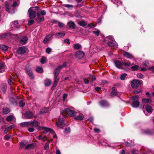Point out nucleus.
Masks as SVG:
<instances>
[{"mask_svg": "<svg viewBox=\"0 0 154 154\" xmlns=\"http://www.w3.org/2000/svg\"><path fill=\"white\" fill-rule=\"evenodd\" d=\"M37 17L35 19V20L38 23H39L44 20V17L40 14L39 12L36 13Z\"/></svg>", "mask_w": 154, "mask_h": 154, "instance_id": "6", "label": "nucleus"}, {"mask_svg": "<svg viewBox=\"0 0 154 154\" xmlns=\"http://www.w3.org/2000/svg\"><path fill=\"white\" fill-rule=\"evenodd\" d=\"M70 131V129L69 127H68L66 128L65 130V131L67 133H69Z\"/></svg>", "mask_w": 154, "mask_h": 154, "instance_id": "52", "label": "nucleus"}, {"mask_svg": "<svg viewBox=\"0 0 154 154\" xmlns=\"http://www.w3.org/2000/svg\"><path fill=\"white\" fill-rule=\"evenodd\" d=\"M53 35L52 34H49L47 35L44 39L43 42L44 43H46L49 40L50 38Z\"/></svg>", "mask_w": 154, "mask_h": 154, "instance_id": "16", "label": "nucleus"}, {"mask_svg": "<svg viewBox=\"0 0 154 154\" xmlns=\"http://www.w3.org/2000/svg\"><path fill=\"white\" fill-rule=\"evenodd\" d=\"M99 104L100 106L103 107H107L109 106V103L105 100H101L99 102Z\"/></svg>", "mask_w": 154, "mask_h": 154, "instance_id": "9", "label": "nucleus"}, {"mask_svg": "<svg viewBox=\"0 0 154 154\" xmlns=\"http://www.w3.org/2000/svg\"><path fill=\"white\" fill-rule=\"evenodd\" d=\"M40 14L41 15L43 16L46 15V12L45 11L43 10L41 11Z\"/></svg>", "mask_w": 154, "mask_h": 154, "instance_id": "55", "label": "nucleus"}, {"mask_svg": "<svg viewBox=\"0 0 154 154\" xmlns=\"http://www.w3.org/2000/svg\"><path fill=\"white\" fill-rule=\"evenodd\" d=\"M84 117V116L82 115H80L79 116H77L75 117V119L76 120H83Z\"/></svg>", "mask_w": 154, "mask_h": 154, "instance_id": "29", "label": "nucleus"}, {"mask_svg": "<svg viewBox=\"0 0 154 154\" xmlns=\"http://www.w3.org/2000/svg\"><path fill=\"white\" fill-rule=\"evenodd\" d=\"M123 55L125 57L131 59L133 57L132 54L128 52L125 51L124 52Z\"/></svg>", "mask_w": 154, "mask_h": 154, "instance_id": "22", "label": "nucleus"}, {"mask_svg": "<svg viewBox=\"0 0 154 154\" xmlns=\"http://www.w3.org/2000/svg\"><path fill=\"white\" fill-rule=\"evenodd\" d=\"M123 64L125 66H128L131 65V63L129 62H128L127 63H124Z\"/></svg>", "mask_w": 154, "mask_h": 154, "instance_id": "60", "label": "nucleus"}, {"mask_svg": "<svg viewBox=\"0 0 154 154\" xmlns=\"http://www.w3.org/2000/svg\"><path fill=\"white\" fill-rule=\"evenodd\" d=\"M19 104L20 107H23L25 105V103L23 100H20L19 102Z\"/></svg>", "mask_w": 154, "mask_h": 154, "instance_id": "44", "label": "nucleus"}, {"mask_svg": "<svg viewBox=\"0 0 154 154\" xmlns=\"http://www.w3.org/2000/svg\"><path fill=\"white\" fill-rule=\"evenodd\" d=\"M48 110L47 108H43L42 111L40 112V114H42L43 113H46L48 112Z\"/></svg>", "mask_w": 154, "mask_h": 154, "instance_id": "37", "label": "nucleus"}, {"mask_svg": "<svg viewBox=\"0 0 154 154\" xmlns=\"http://www.w3.org/2000/svg\"><path fill=\"white\" fill-rule=\"evenodd\" d=\"M18 21H15L12 23V26L17 27L18 26Z\"/></svg>", "mask_w": 154, "mask_h": 154, "instance_id": "36", "label": "nucleus"}, {"mask_svg": "<svg viewBox=\"0 0 154 154\" xmlns=\"http://www.w3.org/2000/svg\"><path fill=\"white\" fill-rule=\"evenodd\" d=\"M73 48L75 50L81 49L82 48V45L79 43L75 44L73 46Z\"/></svg>", "mask_w": 154, "mask_h": 154, "instance_id": "20", "label": "nucleus"}, {"mask_svg": "<svg viewBox=\"0 0 154 154\" xmlns=\"http://www.w3.org/2000/svg\"><path fill=\"white\" fill-rule=\"evenodd\" d=\"M35 122V120L33 121L32 122H28L29 126H34V123Z\"/></svg>", "mask_w": 154, "mask_h": 154, "instance_id": "56", "label": "nucleus"}, {"mask_svg": "<svg viewBox=\"0 0 154 154\" xmlns=\"http://www.w3.org/2000/svg\"><path fill=\"white\" fill-rule=\"evenodd\" d=\"M0 48L2 50L6 51L8 49V47L4 45H2L0 46Z\"/></svg>", "mask_w": 154, "mask_h": 154, "instance_id": "32", "label": "nucleus"}, {"mask_svg": "<svg viewBox=\"0 0 154 154\" xmlns=\"http://www.w3.org/2000/svg\"><path fill=\"white\" fill-rule=\"evenodd\" d=\"M142 101L143 103H148L149 102H151V100L148 98H143Z\"/></svg>", "mask_w": 154, "mask_h": 154, "instance_id": "38", "label": "nucleus"}, {"mask_svg": "<svg viewBox=\"0 0 154 154\" xmlns=\"http://www.w3.org/2000/svg\"><path fill=\"white\" fill-rule=\"evenodd\" d=\"M28 40V38L26 36H23L21 38L20 42L22 44H25Z\"/></svg>", "mask_w": 154, "mask_h": 154, "instance_id": "17", "label": "nucleus"}, {"mask_svg": "<svg viewBox=\"0 0 154 154\" xmlns=\"http://www.w3.org/2000/svg\"><path fill=\"white\" fill-rule=\"evenodd\" d=\"M66 8H67L69 10H71L73 8L74 6L72 5L69 4H64L63 5Z\"/></svg>", "mask_w": 154, "mask_h": 154, "instance_id": "31", "label": "nucleus"}, {"mask_svg": "<svg viewBox=\"0 0 154 154\" xmlns=\"http://www.w3.org/2000/svg\"><path fill=\"white\" fill-rule=\"evenodd\" d=\"M65 34L64 32H59L55 34V37L56 38H61L65 36Z\"/></svg>", "mask_w": 154, "mask_h": 154, "instance_id": "21", "label": "nucleus"}, {"mask_svg": "<svg viewBox=\"0 0 154 154\" xmlns=\"http://www.w3.org/2000/svg\"><path fill=\"white\" fill-rule=\"evenodd\" d=\"M10 135L8 134H7L4 137V139L5 140H8L10 138Z\"/></svg>", "mask_w": 154, "mask_h": 154, "instance_id": "59", "label": "nucleus"}, {"mask_svg": "<svg viewBox=\"0 0 154 154\" xmlns=\"http://www.w3.org/2000/svg\"><path fill=\"white\" fill-rule=\"evenodd\" d=\"M114 63L116 66L119 68H122V64L119 60H116L114 62Z\"/></svg>", "mask_w": 154, "mask_h": 154, "instance_id": "14", "label": "nucleus"}, {"mask_svg": "<svg viewBox=\"0 0 154 154\" xmlns=\"http://www.w3.org/2000/svg\"><path fill=\"white\" fill-rule=\"evenodd\" d=\"M58 25L59 27L60 28L63 27L65 26V24L60 22H58Z\"/></svg>", "mask_w": 154, "mask_h": 154, "instance_id": "49", "label": "nucleus"}, {"mask_svg": "<svg viewBox=\"0 0 154 154\" xmlns=\"http://www.w3.org/2000/svg\"><path fill=\"white\" fill-rule=\"evenodd\" d=\"M3 64L0 63V73H2L5 71V69L3 68Z\"/></svg>", "mask_w": 154, "mask_h": 154, "instance_id": "41", "label": "nucleus"}, {"mask_svg": "<svg viewBox=\"0 0 154 154\" xmlns=\"http://www.w3.org/2000/svg\"><path fill=\"white\" fill-rule=\"evenodd\" d=\"M64 42L67 43L68 44H70L69 40V39L66 38L64 41Z\"/></svg>", "mask_w": 154, "mask_h": 154, "instance_id": "64", "label": "nucleus"}, {"mask_svg": "<svg viewBox=\"0 0 154 154\" xmlns=\"http://www.w3.org/2000/svg\"><path fill=\"white\" fill-rule=\"evenodd\" d=\"M39 130H43V133L45 134L47 133L48 132H53L54 131L51 129L47 128L45 127L39 126L38 128Z\"/></svg>", "mask_w": 154, "mask_h": 154, "instance_id": "8", "label": "nucleus"}, {"mask_svg": "<svg viewBox=\"0 0 154 154\" xmlns=\"http://www.w3.org/2000/svg\"><path fill=\"white\" fill-rule=\"evenodd\" d=\"M35 70L37 72L40 73H42L43 72V69L42 67H37L36 68Z\"/></svg>", "mask_w": 154, "mask_h": 154, "instance_id": "39", "label": "nucleus"}, {"mask_svg": "<svg viewBox=\"0 0 154 154\" xmlns=\"http://www.w3.org/2000/svg\"><path fill=\"white\" fill-rule=\"evenodd\" d=\"M34 21L32 19L30 20H29L28 22V24L29 25H32L34 23Z\"/></svg>", "mask_w": 154, "mask_h": 154, "instance_id": "54", "label": "nucleus"}, {"mask_svg": "<svg viewBox=\"0 0 154 154\" xmlns=\"http://www.w3.org/2000/svg\"><path fill=\"white\" fill-rule=\"evenodd\" d=\"M78 24L80 26L83 27H84L87 25V23L84 20L79 21Z\"/></svg>", "mask_w": 154, "mask_h": 154, "instance_id": "30", "label": "nucleus"}, {"mask_svg": "<svg viewBox=\"0 0 154 154\" xmlns=\"http://www.w3.org/2000/svg\"><path fill=\"white\" fill-rule=\"evenodd\" d=\"M10 101L13 104L15 105H17V102L14 98H11L10 99Z\"/></svg>", "mask_w": 154, "mask_h": 154, "instance_id": "33", "label": "nucleus"}, {"mask_svg": "<svg viewBox=\"0 0 154 154\" xmlns=\"http://www.w3.org/2000/svg\"><path fill=\"white\" fill-rule=\"evenodd\" d=\"M33 116V113L30 111H27L25 115V118L26 119H30L32 118Z\"/></svg>", "mask_w": 154, "mask_h": 154, "instance_id": "10", "label": "nucleus"}, {"mask_svg": "<svg viewBox=\"0 0 154 154\" xmlns=\"http://www.w3.org/2000/svg\"><path fill=\"white\" fill-rule=\"evenodd\" d=\"M20 126L22 127H26L29 126L28 122H22L20 124Z\"/></svg>", "mask_w": 154, "mask_h": 154, "instance_id": "28", "label": "nucleus"}, {"mask_svg": "<svg viewBox=\"0 0 154 154\" xmlns=\"http://www.w3.org/2000/svg\"><path fill=\"white\" fill-rule=\"evenodd\" d=\"M138 97L136 95L132 97L133 102L132 104V107L134 108L137 107L139 105V102L138 101Z\"/></svg>", "mask_w": 154, "mask_h": 154, "instance_id": "4", "label": "nucleus"}, {"mask_svg": "<svg viewBox=\"0 0 154 154\" xmlns=\"http://www.w3.org/2000/svg\"><path fill=\"white\" fill-rule=\"evenodd\" d=\"M59 78L58 77H54V82L52 88L53 89H54L56 86L57 83L59 81Z\"/></svg>", "mask_w": 154, "mask_h": 154, "instance_id": "15", "label": "nucleus"}, {"mask_svg": "<svg viewBox=\"0 0 154 154\" xmlns=\"http://www.w3.org/2000/svg\"><path fill=\"white\" fill-rule=\"evenodd\" d=\"M132 154H138V151L134 149H133L132 151Z\"/></svg>", "mask_w": 154, "mask_h": 154, "instance_id": "63", "label": "nucleus"}, {"mask_svg": "<svg viewBox=\"0 0 154 154\" xmlns=\"http://www.w3.org/2000/svg\"><path fill=\"white\" fill-rule=\"evenodd\" d=\"M40 124V123L39 122L37 121H36L35 120V122L34 123V127H38L39 126V125Z\"/></svg>", "mask_w": 154, "mask_h": 154, "instance_id": "53", "label": "nucleus"}, {"mask_svg": "<svg viewBox=\"0 0 154 154\" xmlns=\"http://www.w3.org/2000/svg\"><path fill=\"white\" fill-rule=\"evenodd\" d=\"M11 35V32H8L5 33L0 34V38L3 39L7 37L10 36Z\"/></svg>", "mask_w": 154, "mask_h": 154, "instance_id": "13", "label": "nucleus"}, {"mask_svg": "<svg viewBox=\"0 0 154 154\" xmlns=\"http://www.w3.org/2000/svg\"><path fill=\"white\" fill-rule=\"evenodd\" d=\"M34 7L30 8L28 10V13L29 14V17L31 19H33L35 18L36 14V13Z\"/></svg>", "mask_w": 154, "mask_h": 154, "instance_id": "3", "label": "nucleus"}, {"mask_svg": "<svg viewBox=\"0 0 154 154\" xmlns=\"http://www.w3.org/2000/svg\"><path fill=\"white\" fill-rule=\"evenodd\" d=\"M32 146V144H29L25 146V149H29V148H31Z\"/></svg>", "mask_w": 154, "mask_h": 154, "instance_id": "57", "label": "nucleus"}, {"mask_svg": "<svg viewBox=\"0 0 154 154\" xmlns=\"http://www.w3.org/2000/svg\"><path fill=\"white\" fill-rule=\"evenodd\" d=\"M49 146V142H47L45 144L44 146V149L45 150H47Z\"/></svg>", "mask_w": 154, "mask_h": 154, "instance_id": "51", "label": "nucleus"}, {"mask_svg": "<svg viewBox=\"0 0 154 154\" xmlns=\"http://www.w3.org/2000/svg\"><path fill=\"white\" fill-rule=\"evenodd\" d=\"M26 70L28 74L32 78H33L34 77L33 74L32 73V72L31 70V69H28L26 67Z\"/></svg>", "mask_w": 154, "mask_h": 154, "instance_id": "18", "label": "nucleus"}, {"mask_svg": "<svg viewBox=\"0 0 154 154\" xmlns=\"http://www.w3.org/2000/svg\"><path fill=\"white\" fill-rule=\"evenodd\" d=\"M26 49L24 47H19L17 49V53L19 54H22L26 52Z\"/></svg>", "mask_w": 154, "mask_h": 154, "instance_id": "11", "label": "nucleus"}, {"mask_svg": "<svg viewBox=\"0 0 154 154\" xmlns=\"http://www.w3.org/2000/svg\"><path fill=\"white\" fill-rule=\"evenodd\" d=\"M51 80L49 79H46L44 82V84L45 86L48 87L51 85Z\"/></svg>", "mask_w": 154, "mask_h": 154, "instance_id": "26", "label": "nucleus"}, {"mask_svg": "<svg viewBox=\"0 0 154 154\" xmlns=\"http://www.w3.org/2000/svg\"><path fill=\"white\" fill-rule=\"evenodd\" d=\"M63 113H65L66 114L69 115L70 117H73L75 116L76 113V112H74L70 109L67 108L64 110H63L61 112V114H62V117L60 116L58 119V121L56 122V125L57 127L62 128V127L61 126L63 125L65 122L64 121L65 119V118L63 114Z\"/></svg>", "mask_w": 154, "mask_h": 154, "instance_id": "1", "label": "nucleus"}, {"mask_svg": "<svg viewBox=\"0 0 154 154\" xmlns=\"http://www.w3.org/2000/svg\"><path fill=\"white\" fill-rule=\"evenodd\" d=\"M19 1H15L13 2V4L11 5L12 6L15 7L18 6L19 4Z\"/></svg>", "mask_w": 154, "mask_h": 154, "instance_id": "43", "label": "nucleus"}, {"mask_svg": "<svg viewBox=\"0 0 154 154\" xmlns=\"http://www.w3.org/2000/svg\"><path fill=\"white\" fill-rule=\"evenodd\" d=\"M113 39L112 37L109 36L106 38L105 41L109 46L117 48L118 47V45Z\"/></svg>", "mask_w": 154, "mask_h": 154, "instance_id": "2", "label": "nucleus"}, {"mask_svg": "<svg viewBox=\"0 0 154 154\" xmlns=\"http://www.w3.org/2000/svg\"><path fill=\"white\" fill-rule=\"evenodd\" d=\"M131 86L134 88H138L140 84V81L137 79L132 80L131 83Z\"/></svg>", "mask_w": 154, "mask_h": 154, "instance_id": "5", "label": "nucleus"}, {"mask_svg": "<svg viewBox=\"0 0 154 154\" xmlns=\"http://www.w3.org/2000/svg\"><path fill=\"white\" fill-rule=\"evenodd\" d=\"M89 78L92 81H95L96 79L94 75L90 74L89 75Z\"/></svg>", "mask_w": 154, "mask_h": 154, "instance_id": "42", "label": "nucleus"}, {"mask_svg": "<svg viewBox=\"0 0 154 154\" xmlns=\"http://www.w3.org/2000/svg\"><path fill=\"white\" fill-rule=\"evenodd\" d=\"M60 72V69H58V68H56L54 70V77H58Z\"/></svg>", "mask_w": 154, "mask_h": 154, "instance_id": "34", "label": "nucleus"}, {"mask_svg": "<svg viewBox=\"0 0 154 154\" xmlns=\"http://www.w3.org/2000/svg\"><path fill=\"white\" fill-rule=\"evenodd\" d=\"M27 143L26 141L23 140L21 142L20 144L19 149H22L26 145V144Z\"/></svg>", "mask_w": 154, "mask_h": 154, "instance_id": "25", "label": "nucleus"}, {"mask_svg": "<svg viewBox=\"0 0 154 154\" xmlns=\"http://www.w3.org/2000/svg\"><path fill=\"white\" fill-rule=\"evenodd\" d=\"M145 109L146 110L148 113H151L152 112V107L151 106L149 105H147L146 106Z\"/></svg>", "mask_w": 154, "mask_h": 154, "instance_id": "19", "label": "nucleus"}, {"mask_svg": "<svg viewBox=\"0 0 154 154\" xmlns=\"http://www.w3.org/2000/svg\"><path fill=\"white\" fill-rule=\"evenodd\" d=\"M67 26L70 28L74 29L75 27V24L73 21H70L67 23Z\"/></svg>", "mask_w": 154, "mask_h": 154, "instance_id": "12", "label": "nucleus"}, {"mask_svg": "<svg viewBox=\"0 0 154 154\" xmlns=\"http://www.w3.org/2000/svg\"><path fill=\"white\" fill-rule=\"evenodd\" d=\"M10 6L8 4L6 5V10L7 11H8L10 10Z\"/></svg>", "mask_w": 154, "mask_h": 154, "instance_id": "61", "label": "nucleus"}, {"mask_svg": "<svg viewBox=\"0 0 154 154\" xmlns=\"http://www.w3.org/2000/svg\"><path fill=\"white\" fill-rule=\"evenodd\" d=\"M85 55L84 53L82 51H77L75 53V56L76 58L81 59L84 57Z\"/></svg>", "mask_w": 154, "mask_h": 154, "instance_id": "7", "label": "nucleus"}, {"mask_svg": "<svg viewBox=\"0 0 154 154\" xmlns=\"http://www.w3.org/2000/svg\"><path fill=\"white\" fill-rule=\"evenodd\" d=\"M51 51V49L50 48H47L46 50V51L47 53L49 54Z\"/></svg>", "mask_w": 154, "mask_h": 154, "instance_id": "58", "label": "nucleus"}, {"mask_svg": "<svg viewBox=\"0 0 154 154\" xmlns=\"http://www.w3.org/2000/svg\"><path fill=\"white\" fill-rule=\"evenodd\" d=\"M46 60V58L44 57H42L41 58V63L42 64H43L45 63V61Z\"/></svg>", "mask_w": 154, "mask_h": 154, "instance_id": "50", "label": "nucleus"}, {"mask_svg": "<svg viewBox=\"0 0 154 154\" xmlns=\"http://www.w3.org/2000/svg\"><path fill=\"white\" fill-rule=\"evenodd\" d=\"M127 74L126 73H124L122 75L120 79L122 80H124L125 79V77L127 76Z\"/></svg>", "mask_w": 154, "mask_h": 154, "instance_id": "45", "label": "nucleus"}, {"mask_svg": "<svg viewBox=\"0 0 154 154\" xmlns=\"http://www.w3.org/2000/svg\"><path fill=\"white\" fill-rule=\"evenodd\" d=\"M14 117L13 115H10L6 117V120L8 122L11 121L13 120Z\"/></svg>", "mask_w": 154, "mask_h": 154, "instance_id": "27", "label": "nucleus"}, {"mask_svg": "<svg viewBox=\"0 0 154 154\" xmlns=\"http://www.w3.org/2000/svg\"><path fill=\"white\" fill-rule=\"evenodd\" d=\"M111 95L112 97L116 96L117 94V92L115 91V88L114 87L112 88V91L111 92Z\"/></svg>", "mask_w": 154, "mask_h": 154, "instance_id": "24", "label": "nucleus"}, {"mask_svg": "<svg viewBox=\"0 0 154 154\" xmlns=\"http://www.w3.org/2000/svg\"><path fill=\"white\" fill-rule=\"evenodd\" d=\"M145 134H146L150 135L152 134H153V132L149 130H147L145 132Z\"/></svg>", "mask_w": 154, "mask_h": 154, "instance_id": "46", "label": "nucleus"}, {"mask_svg": "<svg viewBox=\"0 0 154 154\" xmlns=\"http://www.w3.org/2000/svg\"><path fill=\"white\" fill-rule=\"evenodd\" d=\"M137 76L138 78L140 79H142L143 78V75L141 73L137 74Z\"/></svg>", "mask_w": 154, "mask_h": 154, "instance_id": "48", "label": "nucleus"}, {"mask_svg": "<svg viewBox=\"0 0 154 154\" xmlns=\"http://www.w3.org/2000/svg\"><path fill=\"white\" fill-rule=\"evenodd\" d=\"M13 125H11L8 127L7 128H6L5 130L4 131V133L5 134H6L9 130L13 128Z\"/></svg>", "mask_w": 154, "mask_h": 154, "instance_id": "35", "label": "nucleus"}, {"mask_svg": "<svg viewBox=\"0 0 154 154\" xmlns=\"http://www.w3.org/2000/svg\"><path fill=\"white\" fill-rule=\"evenodd\" d=\"M93 32L95 34L96 36H98L99 35L100 31L98 30L97 31H93Z\"/></svg>", "mask_w": 154, "mask_h": 154, "instance_id": "47", "label": "nucleus"}, {"mask_svg": "<svg viewBox=\"0 0 154 154\" xmlns=\"http://www.w3.org/2000/svg\"><path fill=\"white\" fill-rule=\"evenodd\" d=\"M2 112L4 114H7L11 111L10 109L7 107L3 108L2 109Z\"/></svg>", "mask_w": 154, "mask_h": 154, "instance_id": "23", "label": "nucleus"}, {"mask_svg": "<svg viewBox=\"0 0 154 154\" xmlns=\"http://www.w3.org/2000/svg\"><path fill=\"white\" fill-rule=\"evenodd\" d=\"M28 130L30 132H32L34 131V129L33 128H29L28 129Z\"/></svg>", "mask_w": 154, "mask_h": 154, "instance_id": "62", "label": "nucleus"}, {"mask_svg": "<svg viewBox=\"0 0 154 154\" xmlns=\"http://www.w3.org/2000/svg\"><path fill=\"white\" fill-rule=\"evenodd\" d=\"M139 66L138 65H135L132 66L131 69L133 71H137L138 70Z\"/></svg>", "mask_w": 154, "mask_h": 154, "instance_id": "40", "label": "nucleus"}]
</instances>
